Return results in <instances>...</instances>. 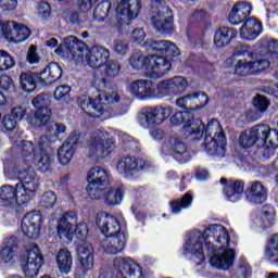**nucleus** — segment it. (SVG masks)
<instances>
[{"label":"nucleus","mask_w":278,"mask_h":278,"mask_svg":"<svg viewBox=\"0 0 278 278\" xmlns=\"http://www.w3.org/2000/svg\"><path fill=\"white\" fill-rule=\"evenodd\" d=\"M116 168L121 175H125V177H134L139 170L151 168V163L144 160L138 161L136 157L128 156L119 159Z\"/></svg>","instance_id":"20"},{"label":"nucleus","mask_w":278,"mask_h":278,"mask_svg":"<svg viewBox=\"0 0 278 278\" xmlns=\"http://www.w3.org/2000/svg\"><path fill=\"white\" fill-rule=\"evenodd\" d=\"M210 253H214L211 256L210 263L212 266L217 268L218 270H229L231 266H233V262H236V250L229 249L227 247L224 248H214V250H208Z\"/></svg>","instance_id":"18"},{"label":"nucleus","mask_w":278,"mask_h":278,"mask_svg":"<svg viewBox=\"0 0 278 278\" xmlns=\"http://www.w3.org/2000/svg\"><path fill=\"white\" fill-rule=\"evenodd\" d=\"M188 89V79L176 76L168 80H162L156 86V94H184Z\"/></svg>","instance_id":"19"},{"label":"nucleus","mask_w":278,"mask_h":278,"mask_svg":"<svg viewBox=\"0 0 278 278\" xmlns=\"http://www.w3.org/2000/svg\"><path fill=\"white\" fill-rule=\"evenodd\" d=\"M20 84L22 90L31 94L36 90L37 84H42V77L40 73H22L20 75Z\"/></svg>","instance_id":"36"},{"label":"nucleus","mask_w":278,"mask_h":278,"mask_svg":"<svg viewBox=\"0 0 278 278\" xmlns=\"http://www.w3.org/2000/svg\"><path fill=\"white\" fill-rule=\"evenodd\" d=\"M0 89L3 90V92H9V94H12V92H16V85H14V80L9 75H1L0 76Z\"/></svg>","instance_id":"53"},{"label":"nucleus","mask_w":278,"mask_h":278,"mask_svg":"<svg viewBox=\"0 0 278 278\" xmlns=\"http://www.w3.org/2000/svg\"><path fill=\"white\" fill-rule=\"evenodd\" d=\"M77 255L80 266L76 275L78 278H85L88 271L92 270V266H94V248H92V243L88 241L83 242L77 249Z\"/></svg>","instance_id":"17"},{"label":"nucleus","mask_w":278,"mask_h":278,"mask_svg":"<svg viewBox=\"0 0 278 278\" xmlns=\"http://www.w3.org/2000/svg\"><path fill=\"white\" fill-rule=\"evenodd\" d=\"M173 114L172 106L157 105L147 109L139 114V123L144 129L162 125Z\"/></svg>","instance_id":"15"},{"label":"nucleus","mask_w":278,"mask_h":278,"mask_svg":"<svg viewBox=\"0 0 278 278\" xmlns=\"http://www.w3.org/2000/svg\"><path fill=\"white\" fill-rule=\"evenodd\" d=\"M20 260L25 277H38V273L40 271V268H42V264H45V256H42V252L38 244L31 243L29 248H26L25 251L22 252Z\"/></svg>","instance_id":"9"},{"label":"nucleus","mask_w":278,"mask_h":278,"mask_svg":"<svg viewBox=\"0 0 278 278\" xmlns=\"http://www.w3.org/2000/svg\"><path fill=\"white\" fill-rule=\"evenodd\" d=\"M203 150L208 153V155H214L215 157L225 156V139H218L212 136H205Z\"/></svg>","instance_id":"34"},{"label":"nucleus","mask_w":278,"mask_h":278,"mask_svg":"<svg viewBox=\"0 0 278 278\" xmlns=\"http://www.w3.org/2000/svg\"><path fill=\"white\" fill-rule=\"evenodd\" d=\"M127 243V238L125 237V232H117L115 235H109L101 241V248L104 253H109L110 255H116L121 253L123 249H125V244Z\"/></svg>","instance_id":"26"},{"label":"nucleus","mask_w":278,"mask_h":278,"mask_svg":"<svg viewBox=\"0 0 278 278\" xmlns=\"http://www.w3.org/2000/svg\"><path fill=\"white\" fill-rule=\"evenodd\" d=\"M58 202V195L53 191H46L40 200V205L42 207H53Z\"/></svg>","instance_id":"56"},{"label":"nucleus","mask_w":278,"mask_h":278,"mask_svg":"<svg viewBox=\"0 0 278 278\" xmlns=\"http://www.w3.org/2000/svg\"><path fill=\"white\" fill-rule=\"evenodd\" d=\"M265 257L274 266H278V233L273 235L265 248Z\"/></svg>","instance_id":"41"},{"label":"nucleus","mask_w":278,"mask_h":278,"mask_svg":"<svg viewBox=\"0 0 278 278\" xmlns=\"http://www.w3.org/2000/svg\"><path fill=\"white\" fill-rule=\"evenodd\" d=\"M192 103H194L193 93L180 97L176 100L177 108H180L181 110H188Z\"/></svg>","instance_id":"57"},{"label":"nucleus","mask_w":278,"mask_h":278,"mask_svg":"<svg viewBox=\"0 0 278 278\" xmlns=\"http://www.w3.org/2000/svg\"><path fill=\"white\" fill-rule=\"evenodd\" d=\"M203 134H205V136H213V138H218L219 142L225 140V132L223 131V127L216 119H211L206 127L204 126Z\"/></svg>","instance_id":"43"},{"label":"nucleus","mask_w":278,"mask_h":278,"mask_svg":"<svg viewBox=\"0 0 278 278\" xmlns=\"http://www.w3.org/2000/svg\"><path fill=\"white\" fill-rule=\"evenodd\" d=\"M151 62V55L144 56L142 52H134L129 58V64L136 71H144L149 75V66Z\"/></svg>","instance_id":"40"},{"label":"nucleus","mask_w":278,"mask_h":278,"mask_svg":"<svg viewBox=\"0 0 278 278\" xmlns=\"http://www.w3.org/2000/svg\"><path fill=\"white\" fill-rule=\"evenodd\" d=\"M261 218L264 229H268V227L275 225V207L268 204L264 205L261 211Z\"/></svg>","instance_id":"45"},{"label":"nucleus","mask_w":278,"mask_h":278,"mask_svg":"<svg viewBox=\"0 0 278 278\" xmlns=\"http://www.w3.org/2000/svg\"><path fill=\"white\" fill-rule=\"evenodd\" d=\"M22 155L24 157H31L33 160H38V154L40 153V147L35 148L31 141H22Z\"/></svg>","instance_id":"46"},{"label":"nucleus","mask_w":278,"mask_h":278,"mask_svg":"<svg viewBox=\"0 0 278 278\" xmlns=\"http://www.w3.org/2000/svg\"><path fill=\"white\" fill-rule=\"evenodd\" d=\"M140 14V0H122L112 14V2L102 1L93 10L94 21L110 23V25H121V17L127 16L129 21L138 17Z\"/></svg>","instance_id":"3"},{"label":"nucleus","mask_w":278,"mask_h":278,"mask_svg":"<svg viewBox=\"0 0 278 278\" xmlns=\"http://www.w3.org/2000/svg\"><path fill=\"white\" fill-rule=\"evenodd\" d=\"M251 5L249 2L239 1L233 4L228 21L230 25H242L240 29V37L243 40H255L262 34V23L257 18L251 16Z\"/></svg>","instance_id":"5"},{"label":"nucleus","mask_w":278,"mask_h":278,"mask_svg":"<svg viewBox=\"0 0 278 278\" xmlns=\"http://www.w3.org/2000/svg\"><path fill=\"white\" fill-rule=\"evenodd\" d=\"M113 266L115 271H104L100 278H142V267L131 257L116 256Z\"/></svg>","instance_id":"8"},{"label":"nucleus","mask_w":278,"mask_h":278,"mask_svg":"<svg viewBox=\"0 0 278 278\" xmlns=\"http://www.w3.org/2000/svg\"><path fill=\"white\" fill-rule=\"evenodd\" d=\"M151 23L160 34H170L173 31V11L160 0H153Z\"/></svg>","instance_id":"13"},{"label":"nucleus","mask_w":278,"mask_h":278,"mask_svg":"<svg viewBox=\"0 0 278 278\" xmlns=\"http://www.w3.org/2000/svg\"><path fill=\"white\" fill-rule=\"evenodd\" d=\"M245 197L249 203L262 205L268 198V191H266V187L261 181H252L245 191Z\"/></svg>","instance_id":"31"},{"label":"nucleus","mask_w":278,"mask_h":278,"mask_svg":"<svg viewBox=\"0 0 278 278\" xmlns=\"http://www.w3.org/2000/svg\"><path fill=\"white\" fill-rule=\"evenodd\" d=\"M79 138L80 135L74 131L68 136L67 140L59 148L58 157L62 166H67V164H71V160H73V155H75V151H77Z\"/></svg>","instance_id":"22"},{"label":"nucleus","mask_w":278,"mask_h":278,"mask_svg":"<svg viewBox=\"0 0 278 278\" xmlns=\"http://www.w3.org/2000/svg\"><path fill=\"white\" fill-rule=\"evenodd\" d=\"M67 55L77 64H87L90 68H102L110 60V50L101 45L88 49L84 41L75 36L64 38Z\"/></svg>","instance_id":"2"},{"label":"nucleus","mask_w":278,"mask_h":278,"mask_svg":"<svg viewBox=\"0 0 278 278\" xmlns=\"http://www.w3.org/2000/svg\"><path fill=\"white\" fill-rule=\"evenodd\" d=\"M16 177L21 184L16 185L17 193L20 194V203H27L29 197L38 190L40 178L31 168H18Z\"/></svg>","instance_id":"11"},{"label":"nucleus","mask_w":278,"mask_h":278,"mask_svg":"<svg viewBox=\"0 0 278 278\" xmlns=\"http://www.w3.org/2000/svg\"><path fill=\"white\" fill-rule=\"evenodd\" d=\"M253 103L256 110H258L260 112H266V110H268V105H270L268 99L260 94L253 99Z\"/></svg>","instance_id":"59"},{"label":"nucleus","mask_w":278,"mask_h":278,"mask_svg":"<svg viewBox=\"0 0 278 278\" xmlns=\"http://www.w3.org/2000/svg\"><path fill=\"white\" fill-rule=\"evenodd\" d=\"M236 36H238V31H236V29L229 27H220L215 31L214 43L218 48L227 47V45H229L233 38H236Z\"/></svg>","instance_id":"38"},{"label":"nucleus","mask_w":278,"mask_h":278,"mask_svg":"<svg viewBox=\"0 0 278 278\" xmlns=\"http://www.w3.org/2000/svg\"><path fill=\"white\" fill-rule=\"evenodd\" d=\"M42 225V215L40 212L33 211L27 213L22 219V231L24 236L36 240L40 236V226Z\"/></svg>","instance_id":"21"},{"label":"nucleus","mask_w":278,"mask_h":278,"mask_svg":"<svg viewBox=\"0 0 278 278\" xmlns=\"http://www.w3.org/2000/svg\"><path fill=\"white\" fill-rule=\"evenodd\" d=\"M38 16L42 21H47L51 16V4L49 2L41 1L38 5Z\"/></svg>","instance_id":"58"},{"label":"nucleus","mask_w":278,"mask_h":278,"mask_svg":"<svg viewBox=\"0 0 278 278\" xmlns=\"http://www.w3.org/2000/svg\"><path fill=\"white\" fill-rule=\"evenodd\" d=\"M112 49L115 55H118L119 58H125V55L129 53V43L123 39H117L113 42Z\"/></svg>","instance_id":"52"},{"label":"nucleus","mask_w":278,"mask_h":278,"mask_svg":"<svg viewBox=\"0 0 278 278\" xmlns=\"http://www.w3.org/2000/svg\"><path fill=\"white\" fill-rule=\"evenodd\" d=\"M110 172L101 166L91 167L87 175V194L90 199H101L103 190L110 186L111 181Z\"/></svg>","instance_id":"10"},{"label":"nucleus","mask_w":278,"mask_h":278,"mask_svg":"<svg viewBox=\"0 0 278 278\" xmlns=\"http://www.w3.org/2000/svg\"><path fill=\"white\" fill-rule=\"evenodd\" d=\"M88 155L91 160H103L114 151V141L108 138V134L101 130L94 131L88 140Z\"/></svg>","instance_id":"12"},{"label":"nucleus","mask_w":278,"mask_h":278,"mask_svg":"<svg viewBox=\"0 0 278 278\" xmlns=\"http://www.w3.org/2000/svg\"><path fill=\"white\" fill-rule=\"evenodd\" d=\"M74 233L78 240H86L88 238V225L84 222L78 223L74 229Z\"/></svg>","instance_id":"60"},{"label":"nucleus","mask_w":278,"mask_h":278,"mask_svg":"<svg viewBox=\"0 0 278 278\" xmlns=\"http://www.w3.org/2000/svg\"><path fill=\"white\" fill-rule=\"evenodd\" d=\"M55 260L60 273L68 275L73 268V254H71V251L66 249L59 250Z\"/></svg>","instance_id":"39"},{"label":"nucleus","mask_w":278,"mask_h":278,"mask_svg":"<svg viewBox=\"0 0 278 278\" xmlns=\"http://www.w3.org/2000/svg\"><path fill=\"white\" fill-rule=\"evenodd\" d=\"M18 249V240L11 236L4 239L2 249L0 250V260L5 264H10L14 260L16 250Z\"/></svg>","instance_id":"35"},{"label":"nucleus","mask_w":278,"mask_h":278,"mask_svg":"<svg viewBox=\"0 0 278 278\" xmlns=\"http://www.w3.org/2000/svg\"><path fill=\"white\" fill-rule=\"evenodd\" d=\"M18 24L16 22H5L2 24V34L8 42H14V36H16V29Z\"/></svg>","instance_id":"48"},{"label":"nucleus","mask_w":278,"mask_h":278,"mask_svg":"<svg viewBox=\"0 0 278 278\" xmlns=\"http://www.w3.org/2000/svg\"><path fill=\"white\" fill-rule=\"evenodd\" d=\"M192 114L188 112H178L170 117V124L174 126L184 125L185 136H191L193 140L203 138L205 125L200 118H191ZM186 118H191L186 121ZM185 123V124H184Z\"/></svg>","instance_id":"14"},{"label":"nucleus","mask_w":278,"mask_h":278,"mask_svg":"<svg viewBox=\"0 0 278 278\" xmlns=\"http://www.w3.org/2000/svg\"><path fill=\"white\" fill-rule=\"evenodd\" d=\"M229 242L227 228L220 224H213L203 232L199 230L191 232L184 249L186 253H191L198 260L195 261L197 266H201L205 262L203 244H205L207 251H214V249L229 247Z\"/></svg>","instance_id":"1"},{"label":"nucleus","mask_w":278,"mask_h":278,"mask_svg":"<svg viewBox=\"0 0 278 278\" xmlns=\"http://www.w3.org/2000/svg\"><path fill=\"white\" fill-rule=\"evenodd\" d=\"M123 197H125V187L121 185L109 190L104 189L100 199H103L106 205H121Z\"/></svg>","instance_id":"37"},{"label":"nucleus","mask_w":278,"mask_h":278,"mask_svg":"<svg viewBox=\"0 0 278 278\" xmlns=\"http://www.w3.org/2000/svg\"><path fill=\"white\" fill-rule=\"evenodd\" d=\"M54 99L63 102L68 101L71 99V87L66 85L59 86L54 91Z\"/></svg>","instance_id":"54"},{"label":"nucleus","mask_w":278,"mask_h":278,"mask_svg":"<svg viewBox=\"0 0 278 278\" xmlns=\"http://www.w3.org/2000/svg\"><path fill=\"white\" fill-rule=\"evenodd\" d=\"M250 51H251V48L247 43L238 42L235 47L233 55L236 58H242V55H248Z\"/></svg>","instance_id":"62"},{"label":"nucleus","mask_w":278,"mask_h":278,"mask_svg":"<svg viewBox=\"0 0 278 278\" xmlns=\"http://www.w3.org/2000/svg\"><path fill=\"white\" fill-rule=\"evenodd\" d=\"M252 64V74L261 73V71H266L270 66V62L268 60H257L251 61Z\"/></svg>","instance_id":"61"},{"label":"nucleus","mask_w":278,"mask_h":278,"mask_svg":"<svg viewBox=\"0 0 278 278\" xmlns=\"http://www.w3.org/2000/svg\"><path fill=\"white\" fill-rule=\"evenodd\" d=\"M144 48L148 51H156V53H162L163 55H168L169 58H178V55H181L177 45L168 40L149 39L144 42Z\"/></svg>","instance_id":"23"},{"label":"nucleus","mask_w":278,"mask_h":278,"mask_svg":"<svg viewBox=\"0 0 278 278\" xmlns=\"http://www.w3.org/2000/svg\"><path fill=\"white\" fill-rule=\"evenodd\" d=\"M235 73L236 75H240L241 77H244L247 75H253L251 61L250 62L242 61V60L237 61V63L235 64Z\"/></svg>","instance_id":"50"},{"label":"nucleus","mask_w":278,"mask_h":278,"mask_svg":"<svg viewBox=\"0 0 278 278\" xmlns=\"http://www.w3.org/2000/svg\"><path fill=\"white\" fill-rule=\"evenodd\" d=\"M31 36V30H29V28L23 24H17V28L15 30V36L13 38V42H15L16 45L21 43V42H25V40Z\"/></svg>","instance_id":"51"},{"label":"nucleus","mask_w":278,"mask_h":278,"mask_svg":"<svg viewBox=\"0 0 278 278\" xmlns=\"http://www.w3.org/2000/svg\"><path fill=\"white\" fill-rule=\"evenodd\" d=\"M150 65L148 70L149 77H164V75L170 73V68H173V63L166 56H160L152 54L150 55Z\"/></svg>","instance_id":"24"},{"label":"nucleus","mask_w":278,"mask_h":278,"mask_svg":"<svg viewBox=\"0 0 278 278\" xmlns=\"http://www.w3.org/2000/svg\"><path fill=\"white\" fill-rule=\"evenodd\" d=\"M130 93L137 99H149L152 94H157V88L153 86L151 80L138 79L130 84Z\"/></svg>","instance_id":"28"},{"label":"nucleus","mask_w":278,"mask_h":278,"mask_svg":"<svg viewBox=\"0 0 278 278\" xmlns=\"http://www.w3.org/2000/svg\"><path fill=\"white\" fill-rule=\"evenodd\" d=\"M173 214H179L181 210H188L190 205H192V195L190 193H186L181 200H173L169 202Z\"/></svg>","instance_id":"44"},{"label":"nucleus","mask_w":278,"mask_h":278,"mask_svg":"<svg viewBox=\"0 0 278 278\" xmlns=\"http://www.w3.org/2000/svg\"><path fill=\"white\" fill-rule=\"evenodd\" d=\"M258 154L261 155L262 160H270L273 155H275L276 149H278V144L275 146V141H267L263 146H257Z\"/></svg>","instance_id":"47"},{"label":"nucleus","mask_w":278,"mask_h":278,"mask_svg":"<svg viewBox=\"0 0 278 278\" xmlns=\"http://www.w3.org/2000/svg\"><path fill=\"white\" fill-rule=\"evenodd\" d=\"M66 134V126L62 123H50L47 127L46 135L39 138V157L37 165L39 170L47 173L55 166V150L51 148V144L60 138V135Z\"/></svg>","instance_id":"4"},{"label":"nucleus","mask_w":278,"mask_h":278,"mask_svg":"<svg viewBox=\"0 0 278 278\" xmlns=\"http://www.w3.org/2000/svg\"><path fill=\"white\" fill-rule=\"evenodd\" d=\"M26 60L28 64H38L40 62V56L36 52V46L31 45L29 47Z\"/></svg>","instance_id":"63"},{"label":"nucleus","mask_w":278,"mask_h":278,"mask_svg":"<svg viewBox=\"0 0 278 278\" xmlns=\"http://www.w3.org/2000/svg\"><path fill=\"white\" fill-rule=\"evenodd\" d=\"M33 105L37 111L35 112V125L37 127H45L46 125V131L47 127H49L51 118V109H49V105L51 103V100L49 99V94L41 93L35 97L31 101Z\"/></svg>","instance_id":"16"},{"label":"nucleus","mask_w":278,"mask_h":278,"mask_svg":"<svg viewBox=\"0 0 278 278\" xmlns=\"http://www.w3.org/2000/svg\"><path fill=\"white\" fill-rule=\"evenodd\" d=\"M219 184L224 186V194L228 201L236 203L240 201L242 192H244V182L242 180H227V178H220Z\"/></svg>","instance_id":"29"},{"label":"nucleus","mask_w":278,"mask_h":278,"mask_svg":"<svg viewBox=\"0 0 278 278\" xmlns=\"http://www.w3.org/2000/svg\"><path fill=\"white\" fill-rule=\"evenodd\" d=\"M121 101V97L118 94L113 93H100L94 99L88 96H81L77 99V105L91 118H99L103 116V112H105L110 105H114V103H118Z\"/></svg>","instance_id":"7"},{"label":"nucleus","mask_w":278,"mask_h":278,"mask_svg":"<svg viewBox=\"0 0 278 278\" xmlns=\"http://www.w3.org/2000/svg\"><path fill=\"white\" fill-rule=\"evenodd\" d=\"M104 73L106 77H118V74L121 73V63L114 60L108 61Z\"/></svg>","instance_id":"55"},{"label":"nucleus","mask_w":278,"mask_h":278,"mask_svg":"<svg viewBox=\"0 0 278 278\" xmlns=\"http://www.w3.org/2000/svg\"><path fill=\"white\" fill-rule=\"evenodd\" d=\"M21 193H18V190L15 187H12L10 185H3L0 187V201L2 205H5L7 207H14L15 205H25V203L20 202Z\"/></svg>","instance_id":"32"},{"label":"nucleus","mask_w":278,"mask_h":278,"mask_svg":"<svg viewBox=\"0 0 278 278\" xmlns=\"http://www.w3.org/2000/svg\"><path fill=\"white\" fill-rule=\"evenodd\" d=\"M77 223V214L71 211L65 213L58 225V236L62 240L66 238L67 240H73V236H75V228L73 226Z\"/></svg>","instance_id":"27"},{"label":"nucleus","mask_w":278,"mask_h":278,"mask_svg":"<svg viewBox=\"0 0 278 278\" xmlns=\"http://www.w3.org/2000/svg\"><path fill=\"white\" fill-rule=\"evenodd\" d=\"M168 148L173 150L176 157H182L184 162H188L190 155H188V147L179 138L172 137L168 141Z\"/></svg>","instance_id":"42"},{"label":"nucleus","mask_w":278,"mask_h":278,"mask_svg":"<svg viewBox=\"0 0 278 278\" xmlns=\"http://www.w3.org/2000/svg\"><path fill=\"white\" fill-rule=\"evenodd\" d=\"M97 225L104 236H114L122 232L121 223H118L116 217L110 214H101L98 216Z\"/></svg>","instance_id":"30"},{"label":"nucleus","mask_w":278,"mask_h":278,"mask_svg":"<svg viewBox=\"0 0 278 278\" xmlns=\"http://www.w3.org/2000/svg\"><path fill=\"white\" fill-rule=\"evenodd\" d=\"M62 66L58 63H50L45 67L43 71L39 73L41 76V86H51V84H55V81H60L62 78Z\"/></svg>","instance_id":"33"},{"label":"nucleus","mask_w":278,"mask_h":278,"mask_svg":"<svg viewBox=\"0 0 278 278\" xmlns=\"http://www.w3.org/2000/svg\"><path fill=\"white\" fill-rule=\"evenodd\" d=\"M16 66V61L5 50H0V71H10Z\"/></svg>","instance_id":"49"},{"label":"nucleus","mask_w":278,"mask_h":278,"mask_svg":"<svg viewBox=\"0 0 278 278\" xmlns=\"http://www.w3.org/2000/svg\"><path fill=\"white\" fill-rule=\"evenodd\" d=\"M16 5H18L17 0H0V8L4 12H12V10H16Z\"/></svg>","instance_id":"64"},{"label":"nucleus","mask_w":278,"mask_h":278,"mask_svg":"<svg viewBox=\"0 0 278 278\" xmlns=\"http://www.w3.org/2000/svg\"><path fill=\"white\" fill-rule=\"evenodd\" d=\"M274 142V147L278 144V130L271 129L270 126L266 124H260L253 126L250 130H245L241 132L239 137V143L244 149L250 147H262L266 144V142Z\"/></svg>","instance_id":"6"},{"label":"nucleus","mask_w":278,"mask_h":278,"mask_svg":"<svg viewBox=\"0 0 278 278\" xmlns=\"http://www.w3.org/2000/svg\"><path fill=\"white\" fill-rule=\"evenodd\" d=\"M92 3H97V0H80L78 9L70 12V23L73 25L88 23L92 18Z\"/></svg>","instance_id":"25"}]
</instances>
